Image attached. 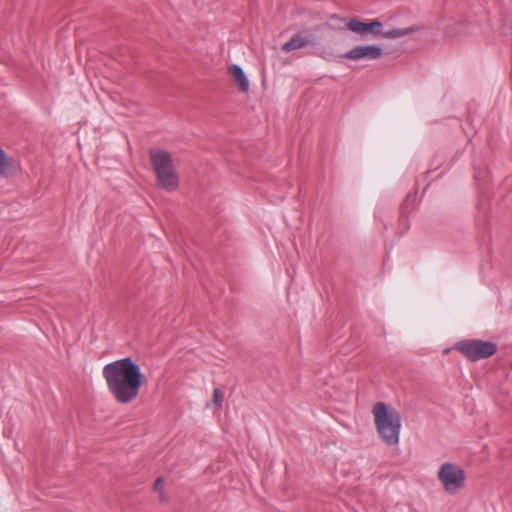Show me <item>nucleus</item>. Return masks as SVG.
<instances>
[{
  "instance_id": "nucleus-15",
  "label": "nucleus",
  "mask_w": 512,
  "mask_h": 512,
  "mask_svg": "<svg viewBox=\"0 0 512 512\" xmlns=\"http://www.w3.org/2000/svg\"><path fill=\"white\" fill-rule=\"evenodd\" d=\"M164 487L163 480L161 477L157 478L154 483V490L160 492Z\"/></svg>"
},
{
  "instance_id": "nucleus-10",
  "label": "nucleus",
  "mask_w": 512,
  "mask_h": 512,
  "mask_svg": "<svg viewBox=\"0 0 512 512\" xmlns=\"http://www.w3.org/2000/svg\"><path fill=\"white\" fill-rule=\"evenodd\" d=\"M474 168V178L477 182L478 186H486L490 179V173L487 167L483 164H477L476 161L473 162Z\"/></svg>"
},
{
  "instance_id": "nucleus-6",
  "label": "nucleus",
  "mask_w": 512,
  "mask_h": 512,
  "mask_svg": "<svg viewBox=\"0 0 512 512\" xmlns=\"http://www.w3.org/2000/svg\"><path fill=\"white\" fill-rule=\"evenodd\" d=\"M346 27L358 36L359 40H371L380 37L383 23L378 19L363 22L357 18L344 19Z\"/></svg>"
},
{
  "instance_id": "nucleus-11",
  "label": "nucleus",
  "mask_w": 512,
  "mask_h": 512,
  "mask_svg": "<svg viewBox=\"0 0 512 512\" xmlns=\"http://www.w3.org/2000/svg\"><path fill=\"white\" fill-rule=\"evenodd\" d=\"M416 29L414 27H408V28H394L390 30L383 31L380 36L387 38V39H397L404 37L406 35H409L413 32H415Z\"/></svg>"
},
{
  "instance_id": "nucleus-12",
  "label": "nucleus",
  "mask_w": 512,
  "mask_h": 512,
  "mask_svg": "<svg viewBox=\"0 0 512 512\" xmlns=\"http://www.w3.org/2000/svg\"><path fill=\"white\" fill-rule=\"evenodd\" d=\"M13 174V165L7 158L5 151L0 147V175L9 177Z\"/></svg>"
},
{
  "instance_id": "nucleus-5",
  "label": "nucleus",
  "mask_w": 512,
  "mask_h": 512,
  "mask_svg": "<svg viewBox=\"0 0 512 512\" xmlns=\"http://www.w3.org/2000/svg\"><path fill=\"white\" fill-rule=\"evenodd\" d=\"M438 478L447 493L455 494L464 487L466 475L460 466L445 462L440 466Z\"/></svg>"
},
{
  "instance_id": "nucleus-7",
  "label": "nucleus",
  "mask_w": 512,
  "mask_h": 512,
  "mask_svg": "<svg viewBox=\"0 0 512 512\" xmlns=\"http://www.w3.org/2000/svg\"><path fill=\"white\" fill-rule=\"evenodd\" d=\"M383 54L379 45H358L345 52L344 57L349 60H376Z\"/></svg>"
},
{
  "instance_id": "nucleus-8",
  "label": "nucleus",
  "mask_w": 512,
  "mask_h": 512,
  "mask_svg": "<svg viewBox=\"0 0 512 512\" xmlns=\"http://www.w3.org/2000/svg\"><path fill=\"white\" fill-rule=\"evenodd\" d=\"M229 73L235 79L236 83L238 84V88L241 92L245 93L249 91V79L240 65L232 64L229 67Z\"/></svg>"
},
{
  "instance_id": "nucleus-1",
  "label": "nucleus",
  "mask_w": 512,
  "mask_h": 512,
  "mask_svg": "<svg viewBox=\"0 0 512 512\" xmlns=\"http://www.w3.org/2000/svg\"><path fill=\"white\" fill-rule=\"evenodd\" d=\"M102 375L110 395L122 405L132 403L145 382L140 365L130 356L107 363Z\"/></svg>"
},
{
  "instance_id": "nucleus-13",
  "label": "nucleus",
  "mask_w": 512,
  "mask_h": 512,
  "mask_svg": "<svg viewBox=\"0 0 512 512\" xmlns=\"http://www.w3.org/2000/svg\"><path fill=\"white\" fill-rule=\"evenodd\" d=\"M416 194H408L402 204V214L405 215L415 208Z\"/></svg>"
},
{
  "instance_id": "nucleus-3",
  "label": "nucleus",
  "mask_w": 512,
  "mask_h": 512,
  "mask_svg": "<svg viewBox=\"0 0 512 512\" xmlns=\"http://www.w3.org/2000/svg\"><path fill=\"white\" fill-rule=\"evenodd\" d=\"M150 159L158 186L166 191H174L179 185V177L170 153L161 149H151Z\"/></svg>"
},
{
  "instance_id": "nucleus-14",
  "label": "nucleus",
  "mask_w": 512,
  "mask_h": 512,
  "mask_svg": "<svg viewBox=\"0 0 512 512\" xmlns=\"http://www.w3.org/2000/svg\"><path fill=\"white\" fill-rule=\"evenodd\" d=\"M222 392L220 389L218 388H215L214 391H213V400H214V403L221 406V398H222Z\"/></svg>"
},
{
  "instance_id": "nucleus-2",
  "label": "nucleus",
  "mask_w": 512,
  "mask_h": 512,
  "mask_svg": "<svg viewBox=\"0 0 512 512\" xmlns=\"http://www.w3.org/2000/svg\"><path fill=\"white\" fill-rule=\"evenodd\" d=\"M372 412L380 439L388 446L399 444L402 426L400 413L384 402L376 403Z\"/></svg>"
},
{
  "instance_id": "nucleus-9",
  "label": "nucleus",
  "mask_w": 512,
  "mask_h": 512,
  "mask_svg": "<svg viewBox=\"0 0 512 512\" xmlns=\"http://www.w3.org/2000/svg\"><path fill=\"white\" fill-rule=\"evenodd\" d=\"M309 43H313V40H308L301 33H296L282 46V51L292 52L306 47Z\"/></svg>"
},
{
  "instance_id": "nucleus-4",
  "label": "nucleus",
  "mask_w": 512,
  "mask_h": 512,
  "mask_svg": "<svg viewBox=\"0 0 512 512\" xmlns=\"http://www.w3.org/2000/svg\"><path fill=\"white\" fill-rule=\"evenodd\" d=\"M455 349L469 361L475 362L494 355L497 351V345L492 341L471 339L457 343Z\"/></svg>"
}]
</instances>
